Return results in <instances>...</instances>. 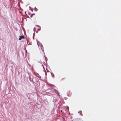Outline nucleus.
Listing matches in <instances>:
<instances>
[{
    "label": "nucleus",
    "mask_w": 121,
    "mask_h": 121,
    "mask_svg": "<svg viewBox=\"0 0 121 121\" xmlns=\"http://www.w3.org/2000/svg\"><path fill=\"white\" fill-rule=\"evenodd\" d=\"M35 82H36L38 85L39 86L40 85V82L39 81V79L36 78H35Z\"/></svg>",
    "instance_id": "1"
},
{
    "label": "nucleus",
    "mask_w": 121,
    "mask_h": 121,
    "mask_svg": "<svg viewBox=\"0 0 121 121\" xmlns=\"http://www.w3.org/2000/svg\"><path fill=\"white\" fill-rule=\"evenodd\" d=\"M32 78L30 76H29V80L30 81H32L33 83H35V82H34V81H33V79L34 78L33 76L32 75Z\"/></svg>",
    "instance_id": "2"
},
{
    "label": "nucleus",
    "mask_w": 121,
    "mask_h": 121,
    "mask_svg": "<svg viewBox=\"0 0 121 121\" xmlns=\"http://www.w3.org/2000/svg\"><path fill=\"white\" fill-rule=\"evenodd\" d=\"M25 37L23 35H21L19 36V38L18 39L19 40H21L22 39H24Z\"/></svg>",
    "instance_id": "3"
},
{
    "label": "nucleus",
    "mask_w": 121,
    "mask_h": 121,
    "mask_svg": "<svg viewBox=\"0 0 121 121\" xmlns=\"http://www.w3.org/2000/svg\"><path fill=\"white\" fill-rule=\"evenodd\" d=\"M9 63L10 66L11 67H12L13 65V62L12 61H10L8 63V64Z\"/></svg>",
    "instance_id": "4"
},
{
    "label": "nucleus",
    "mask_w": 121,
    "mask_h": 121,
    "mask_svg": "<svg viewBox=\"0 0 121 121\" xmlns=\"http://www.w3.org/2000/svg\"><path fill=\"white\" fill-rule=\"evenodd\" d=\"M50 73L51 74L52 77L54 78V74L53 73H52L51 72Z\"/></svg>",
    "instance_id": "5"
},
{
    "label": "nucleus",
    "mask_w": 121,
    "mask_h": 121,
    "mask_svg": "<svg viewBox=\"0 0 121 121\" xmlns=\"http://www.w3.org/2000/svg\"><path fill=\"white\" fill-rule=\"evenodd\" d=\"M39 42V43H40V44L41 45V48H42V47L43 48V45H42V44L39 41H38Z\"/></svg>",
    "instance_id": "6"
},
{
    "label": "nucleus",
    "mask_w": 121,
    "mask_h": 121,
    "mask_svg": "<svg viewBox=\"0 0 121 121\" xmlns=\"http://www.w3.org/2000/svg\"><path fill=\"white\" fill-rule=\"evenodd\" d=\"M35 13H34L30 15V17H33V15H35Z\"/></svg>",
    "instance_id": "7"
},
{
    "label": "nucleus",
    "mask_w": 121,
    "mask_h": 121,
    "mask_svg": "<svg viewBox=\"0 0 121 121\" xmlns=\"http://www.w3.org/2000/svg\"><path fill=\"white\" fill-rule=\"evenodd\" d=\"M49 86H51V87L52 86H54L53 85L51 84H49Z\"/></svg>",
    "instance_id": "8"
},
{
    "label": "nucleus",
    "mask_w": 121,
    "mask_h": 121,
    "mask_svg": "<svg viewBox=\"0 0 121 121\" xmlns=\"http://www.w3.org/2000/svg\"><path fill=\"white\" fill-rule=\"evenodd\" d=\"M33 30H34V31L35 32V31H36V29H35V27H34V29H33Z\"/></svg>",
    "instance_id": "9"
},
{
    "label": "nucleus",
    "mask_w": 121,
    "mask_h": 121,
    "mask_svg": "<svg viewBox=\"0 0 121 121\" xmlns=\"http://www.w3.org/2000/svg\"><path fill=\"white\" fill-rule=\"evenodd\" d=\"M43 68L44 69V71L45 72H46V71L45 70V68H44V66H43Z\"/></svg>",
    "instance_id": "10"
},
{
    "label": "nucleus",
    "mask_w": 121,
    "mask_h": 121,
    "mask_svg": "<svg viewBox=\"0 0 121 121\" xmlns=\"http://www.w3.org/2000/svg\"><path fill=\"white\" fill-rule=\"evenodd\" d=\"M36 26H37L39 28H40V27L38 25H37Z\"/></svg>",
    "instance_id": "11"
},
{
    "label": "nucleus",
    "mask_w": 121,
    "mask_h": 121,
    "mask_svg": "<svg viewBox=\"0 0 121 121\" xmlns=\"http://www.w3.org/2000/svg\"><path fill=\"white\" fill-rule=\"evenodd\" d=\"M42 51L43 52H44V54H45V53L44 52V50H43V49H42Z\"/></svg>",
    "instance_id": "12"
},
{
    "label": "nucleus",
    "mask_w": 121,
    "mask_h": 121,
    "mask_svg": "<svg viewBox=\"0 0 121 121\" xmlns=\"http://www.w3.org/2000/svg\"><path fill=\"white\" fill-rule=\"evenodd\" d=\"M35 9L36 10H35V11H37L38 10V9H37L36 8H35Z\"/></svg>",
    "instance_id": "13"
},
{
    "label": "nucleus",
    "mask_w": 121,
    "mask_h": 121,
    "mask_svg": "<svg viewBox=\"0 0 121 121\" xmlns=\"http://www.w3.org/2000/svg\"><path fill=\"white\" fill-rule=\"evenodd\" d=\"M45 60L46 61V62H47V60H48V59H46V58H45Z\"/></svg>",
    "instance_id": "14"
},
{
    "label": "nucleus",
    "mask_w": 121,
    "mask_h": 121,
    "mask_svg": "<svg viewBox=\"0 0 121 121\" xmlns=\"http://www.w3.org/2000/svg\"><path fill=\"white\" fill-rule=\"evenodd\" d=\"M37 77H38V78H41V77L40 76H39V77H38V76H37Z\"/></svg>",
    "instance_id": "15"
},
{
    "label": "nucleus",
    "mask_w": 121,
    "mask_h": 121,
    "mask_svg": "<svg viewBox=\"0 0 121 121\" xmlns=\"http://www.w3.org/2000/svg\"><path fill=\"white\" fill-rule=\"evenodd\" d=\"M36 41H37V45L38 46H39L38 45V41L36 39Z\"/></svg>",
    "instance_id": "16"
},
{
    "label": "nucleus",
    "mask_w": 121,
    "mask_h": 121,
    "mask_svg": "<svg viewBox=\"0 0 121 121\" xmlns=\"http://www.w3.org/2000/svg\"><path fill=\"white\" fill-rule=\"evenodd\" d=\"M45 72V75L46 76L47 75V73H46V72Z\"/></svg>",
    "instance_id": "17"
},
{
    "label": "nucleus",
    "mask_w": 121,
    "mask_h": 121,
    "mask_svg": "<svg viewBox=\"0 0 121 121\" xmlns=\"http://www.w3.org/2000/svg\"><path fill=\"white\" fill-rule=\"evenodd\" d=\"M40 30H41L40 29H38V31H39Z\"/></svg>",
    "instance_id": "18"
},
{
    "label": "nucleus",
    "mask_w": 121,
    "mask_h": 121,
    "mask_svg": "<svg viewBox=\"0 0 121 121\" xmlns=\"http://www.w3.org/2000/svg\"><path fill=\"white\" fill-rule=\"evenodd\" d=\"M35 33H33V35H34V36H35Z\"/></svg>",
    "instance_id": "19"
},
{
    "label": "nucleus",
    "mask_w": 121,
    "mask_h": 121,
    "mask_svg": "<svg viewBox=\"0 0 121 121\" xmlns=\"http://www.w3.org/2000/svg\"><path fill=\"white\" fill-rule=\"evenodd\" d=\"M34 35H33V39H34Z\"/></svg>",
    "instance_id": "20"
},
{
    "label": "nucleus",
    "mask_w": 121,
    "mask_h": 121,
    "mask_svg": "<svg viewBox=\"0 0 121 121\" xmlns=\"http://www.w3.org/2000/svg\"><path fill=\"white\" fill-rule=\"evenodd\" d=\"M29 95V94H28V95H27V97H28V98H29V95Z\"/></svg>",
    "instance_id": "21"
},
{
    "label": "nucleus",
    "mask_w": 121,
    "mask_h": 121,
    "mask_svg": "<svg viewBox=\"0 0 121 121\" xmlns=\"http://www.w3.org/2000/svg\"><path fill=\"white\" fill-rule=\"evenodd\" d=\"M47 72H49V71L48 70H47Z\"/></svg>",
    "instance_id": "22"
},
{
    "label": "nucleus",
    "mask_w": 121,
    "mask_h": 121,
    "mask_svg": "<svg viewBox=\"0 0 121 121\" xmlns=\"http://www.w3.org/2000/svg\"><path fill=\"white\" fill-rule=\"evenodd\" d=\"M29 42V40H27V44H28V42Z\"/></svg>",
    "instance_id": "23"
},
{
    "label": "nucleus",
    "mask_w": 121,
    "mask_h": 121,
    "mask_svg": "<svg viewBox=\"0 0 121 121\" xmlns=\"http://www.w3.org/2000/svg\"><path fill=\"white\" fill-rule=\"evenodd\" d=\"M27 18H29L30 17H29V16H28L27 15Z\"/></svg>",
    "instance_id": "24"
},
{
    "label": "nucleus",
    "mask_w": 121,
    "mask_h": 121,
    "mask_svg": "<svg viewBox=\"0 0 121 121\" xmlns=\"http://www.w3.org/2000/svg\"><path fill=\"white\" fill-rule=\"evenodd\" d=\"M29 7V9L30 10V9H31V7H30V6Z\"/></svg>",
    "instance_id": "25"
},
{
    "label": "nucleus",
    "mask_w": 121,
    "mask_h": 121,
    "mask_svg": "<svg viewBox=\"0 0 121 121\" xmlns=\"http://www.w3.org/2000/svg\"><path fill=\"white\" fill-rule=\"evenodd\" d=\"M31 11L32 12H33V9H31Z\"/></svg>",
    "instance_id": "26"
},
{
    "label": "nucleus",
    "mask_w": 121,
    "mask_h": 121,
    "mask_svg": "<svg viewBox=\"0 0 121 121\" xmlns=\"http://www.w3.org/2000/svg\"><path fill=\"white\" fill-rule=\"evenodd\" d=\"M44 56L46 58V56Z\"/></svg>",
    "instance_id": "27"
},
{
    "label": "nucleus",
    "mask_w": 121,
    "mask_h": 121,
    "mask_svg": "<svg viewBox=\"0 0 121 121\" xmlns=\"http://www.w3.org/2000/svg\"><path fill=\"white\" fill-rule=\"evenodd\" d=\"M18 72L19 74L20 73H19V71H18Z\"/></svg>",
    "instance_id": "28"
},
{
    "label": "nucleus",
    "mask_w": 121,
    "mask_h": 121,
    "mask_svg": "<svg viewBox=\"0 0 121 121\" xmlns=\"http://www.w3.org/2000/svg\"><path fill=\"white\" fill-rule=\"evenodd\" d=\"M26 11H25V13L26 14Z\"/></svg>",
    "instance_id": "29"
},
{
    "label": "nucleus",
    "mask_w": 121,
    "mask_h": 121,
    "mask_svg": "<svg viewBox=\"0 0 121 121\" xmlns=\"http://www.w3.org/2000/svg\"><path fill=\"white\" fill-rule=\"evenodd\" d=\"M41 48L42 50L43 49V48L42 47V48L41 47Z\"/></svg>",
    "instance_id": "30"
},
{
    "label": "nucleus",
    "mask_w": 121,
    "mask_h": 121,
    "mask_svg": "<svg viewBox=\"0 0 121 121\" xmlns=\"http://www.w3.org/2000/svg\"><path fill=\"white\" fill-rule=\"evenodd\" d=\"M38 31H36V33H38Z\"/></svg>",
    "instance_id": "31"
},
{
    "label": "nucleus",
    "mask_w": 121,
    "mask_h": 121,
    "mask_svg": "<svg viewBox=\"0 0 121 121\" xmlns=\"http://www.w3.org/2000/svg\"><path fill=\"white\" fill-rule=\"evenodd\" d=\"M55 91H57V92H58H58L57 91H56V90H55Z\"/></svg>",
    "instance_id": "32"
},
{
    "label": "nucleus",
    "mask_w": 121,
    "mask_h": 121,
    "mask_svg": "<svg viewBox=\"0 0 121 121\" xmlns=\"http://www.w3.org/2000/svg\"><path fill=\"white\" fill-rule=\"evenodd\" d=\"M27 73L29 74V75H30L29 73Z\"/></svg>",
    "instance_id": "33"
},
{
    "label": "nucleus",
    "mask_w": 121,
    "mask_h": 121,
    "mask_svg": "<svg viewBox=\"0 0 121 121\" xmlns=\"http://www.w3.org/2000/svg\"><path fill=\"white\" fill-rule=\"evenodd\" d=\"M42 65L43 66V64H42Z\"/></svg>",
    "instance_id": "34"
},
{
    "label": "nucleus",
    "mask_w": 121,
    "mask_h": 121,
    "mask_svg": "<svg viewBox=\"0 0 121 121\" xmlns=\"http://www.w3.org/2000/svg\"><path fill=\"white\" fill-rule=\"evenodd\" d=\"M30 44H28V45H30Z\"/></svg>",
    "instance_id": "35"
},
{
    "label": "nucleus",
    "mask_w": 121,
    "mask_h": 121,
    "mask_svg": "<svg viewBox=\"0 0 121 121\" xmlns=\"http://www.w3.org/2000/svg\"><path fill=\"white\" fill-rule=\"evenodd\" d=\"M67 107H68V106H67Z\"/></svg>",
    "instance_id": "36"
},
{
    "label": "nucleus",
    "mask_w": 121,
    "mask_h": 121,
    "mask_svg": "<svg viewBox=\"0 0 121 121\" xmlns=\"http://www.w3.org/2000/svg\"><path fill=\"white\" fill-rule=\"evenodd\" d=\"M35 9H34V10H35Z\"/></svg>",
    "instance_id": "37"
},
{
    "label": "nucleus",
    "mask_w": 121,
    "mask_h": 121,
    "mask_svg": "<svg viewBox=\"0 0 121 121\" xmlns=\"http://www.w3.org/2000/svg\"><path fill=\"white\" fill-rule=\"evenodd\" d=\"M67 95L68 96V94H67Z\"/></svg>",
    "instance_id": "38"
}]
</instances>
